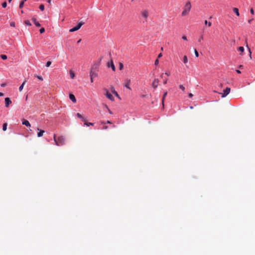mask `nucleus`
Here are the masks:
<instances>
[{
    "mask_svg": "<svg viewBox=\"0 0 255 255\" xmlns=\"http://www.w3.org/2000/svg\"><path fill=\"white\" fill-rule=\"evenodd\" d=\"M77 116L78 118L81 119L83 121H85V118L79 113L77 114Z\"/></svg>",
    "mask_w": 255,
    "mask_h": 255,
    "instance_id": "obj_19",
    "label": "nucleus"
},
{
    "mask_svg": "<svg viewBox=\"0 0 255 255\" xmlns=\"http://www.w3.org/2000/svg\"><path fill=\"white\" fill-rule=\"evenodd\" d=\"M10 25L11 26L14 27V26H15V23H14V22H11L10 23Z\"/></svg>",
    "mask_w": 255,
    "mask_h": 255,
    "instance_id": "obj_41",
    "label": "nucleus"
},
{
    "mask_svg": "<svg viewBox=\"0 0 255 255\" xmlns=\"http://www.w3.org/2000/svg\"><path fill=\"white\" fill-rule=\"evenodd\" d=\"M12 0H8V2H10Z\"/></svg>",
    "mask_w": 255,
    "mask_h": 255,
    "instance_id": "obj_63",
    "label": "nucleus"
},
{
    "mask_svg": "<svg viewBox=\"0 0 255 255\" xmlns=\"http://www.w3.org/2000/svg\"><path fill=\"white\" fill-rule=\"evenodd\" d=\"M99 65H100V62L99 63H96L94 64L92 66L91 70L97 71V70L99 68Z\"/></svg>",
    "mask_w": 255,
    "mask_h": 255,
    "instance_id": "obj_9",
    "label": "nucleus"
},
{
    "mask_svg": "<svg viewBox=\"0 0 255 255\" xmlns=\"http://www.w3.org/2000/svg\"><path fill=\"white\" fill-rule=\"evenodd\" d=\"M238 50L241 52H243L244 51V48L243 46H240L238 48Z\"/></svg>",
    "mask_w": 255,
    "mask_h": 255,
    "instance_id": "obj_27",
    "label": "nucleus"
},
{
    "mask_svg": "<svg viewBox=\"0 0 255 255\" xmlns=\"http://www.w3.org/2000/svg\"><path fill=\"white\" fill-rule=\"evenodd\" d=\"M54 140L55 144L57 146L63 145L65 144V137L62 136H59L57 138L55 134L54 135Z\"/></svg>",
    "mask_w": 255,
    "mask_h": 255,
    "instance_id": "obj_1",
    "label": "nucleus"
},
{
    "mask_svg": "<svg viewBox=\"0 0 255 255\" xmlns=\"http://www.w3.org/2000/svg\"><path fill=\"white\" fill-rule=\"evenodd\" d=\"M141 15L143 18L146 19L149 15V12L147 9H144L141 11Z\"/></svg>",
    "mask_w": 255,
    "mask_h": 255,
    "instance_id": "obj_4",
    "label": "nucleus"
},
{
    "mask_svg": "<svg viewBox=\"0 0 255 255\" xmlns=\"http://www.w3.org/2000/svg\"><path fill=\"white\" fill-rule=\"evenodd\" d=\"M163 75H164V74H163V73H162V74L161 75V76H160V77H161L162 78H164V77H163Z\"/></svg>",
    "mask_w": 255,
    "mask_h": 255,
    "instance_id": "obj_55",
    "label": "nucleus"
},
{
    "mask_svg": "<svg viewBox=\"0 0 255 255\" xmlns=\"http://www.w3.org/2000/svg\"><path fill=\"white\" fill-rule=\"evenodd\" d=\"M69 73H70V77L72 79H73L75 77V74H74V72L72 71V70H70L69 72Z\"/></svg>",
    "mask_w": 255,
    "mask_h": 255,
    "instance_id": "obj_21",
    "label": "nucleus"
},
{
    "mask_svg": "<svg viewBox=\"0 0 255 255\" xmlns=\"http://www.w3.org/2000/svg\"><path fill=\"white\" fill-rule=\"evenodd\" d=\"M107 107V108L108 109V112H109V113H110V114H112V112L110 111V109H109L107 107Z\"/></svg>",
    "mask_w": 255,
    "mask_h": 255,
    "instance_id": "obj_50",
    "label": "nucleus"
},
{
    "mask_svg": "<svg viewBox=\"0 0 255 255\" xmlns=\"http://www.w3.org/2000/svg\"><path fill=\"white\" fill-rule=\"evenodd\" d=\"M179 88L183 91H184L185 89V87L182 85H179Z\"/></svg>",
    "mask_w": 255,
    "mask_h": 255,
    "instance_id": "obj_33",
    "label": "nucleus"
},
{
    "mask_svg": "<svg viewBox=\"0 0 255 255\" xmlns=\"http://www.w3.org/2000/svg\"><path fill=\"white\" fill-rule=\"evenodd\" d=\"M3 96V94L2 93L0 92V96L1 97Z\"/></svg>",
    "mask_w": 255,
    "mask_h": 255,
    "instance_id": "obj_53",
    "label": "nucleus"
},
{
    "mask_svg": "<svg viewBox=\"0 0 255 255\" xmlns=\"http://www.w3.org/2000/svg\"><path fill=\"white\" fill-rule=\"evenodd\" d=\"M165 74L168 76L170 75V74L168 73H165Z\"/></svg>",
    "mask_w": 255,
    "mask_h": 255,
    "instance_id": "obj_57",
    "label": "nucleus"
},
{
    "mask_svg": "<svg viewBox=\"0 0 255 255\" xmlns=\"http://www.w3.org/2000/svg\"><path fill=\"white\" fill-rule=\"evenodd\" d=\"M6 128H7V124L4 123L3 124V126H2V130L3 131H5L6 130Z\"/></svg>",
    "mask_w": 255,
    "mask_h": 255,
    "instance_id": "obj_26",
    "label": "nucleus"
},
{
    "mask_svg": "<svg viewBox=\"0 0 255 255\" xmlns=\"http://www.w3.org/2000/svg\"><path fill=\"white\" fill-rule=\"evenodd\" d=\"M193 94L192 93H189L188 94V96H189V98H192L193 97Z\"/></svg>",
    "mask_w": 255,
    "mask_h": 255,
    "instance_id": "obj_46",
    "label": "nucleus"
},
{
    "mask_svg": "<svg viewBox=\"0 0 255 255\" xmlns=\"http://www.w3.org/2000/svg\"><path fill=\"white\" fill-rule=\"evenodd\" d=\"M106 123H108V124H111V122L110 121H107L106 122Z\"/></svg>",
    "mask_w": 255,
    "mask_h": 255,
    "instance_id": "obj_56",
    "label": "nucleus"
},
{
    "mask_svg": "<svg viewBox=\"0 0 255 255\" xmlns=\"http://www.w3.org/2000/svg\"><path fill=\"white\" fill-rule=\"evenodd\" d=\"M90 77H94V78L97 77L98 74L97 73V71L91 70L90 72Z\"/></svg>",
    "mask_w": 255,
    "mask_h": 255,
    "instance_id": "obj_8",
    "label": "nucleus"
},
{
    "mask_svg": "<svg viewBox=\"0 0 255 255\" xmlns=\"http://www.w3.org/2000/svg\"><path fill=\"white\" fill-rule=\"evenodd\" d=\"M69 98L73 103L76 102V98L73 94H69Z\"/></svg>",
    "mask_w": 255,
    "mask_h": 255,
    "instance_id": "obj_14",
    "label": "nucleus"
},
{
    "mask_svg": "<svg viewBox=\"0 0 255 255\" xmlns=\"http://www.w3.org/2000/svg\"><path fill=\"white\" fill-rule=\"evenodd\" d=\"M204 39L203 35H201L199 38L198 39V42H201Z\"/></svg>",
    "mask_w": 255,
    "mask_h": 255,
    "instance_id": "obj_31",
    "label": "nucleus"
},
{
    "mask_svg": "<svg viewBox=\"0 0 255 255\" xmlns=\"http://www.w3.org/2000/svg\"><path fill=\"white\" fill-rule=\"evenodd\" d=\"M242 67H243V66H242V65H240V68H242Z\"/></svg>",
    "mask_w": 255,
    "mask_h": 255,
    "instance_id": "obj_62",
    "label": "nucleus"
},
{
    "mask_svg": "<svg viewBox=\"0 0 255 255\" xmlns=\"http://www.w3.org/2000/svg\"><path fill=\"white\" fill-rule=\"evenodd\" d=\"M167 79H164V80H163V83L164 84H166L167 83Z\"/></svg>",
    "mask_w": 255,
    "mask_h": 255,
    "instance_id": "obj_45",
    "label": "nucleus"
},
{
    "mask_svg": "<svg viewBox=\"0 0 255 255\" xmlns=\"http://www.w3.org/2000/svg\"><path fill=\"white\" fill-rule=\"evenodd\" d=\"M250 11H251V14H254V11L253 8H251L250 10Z\"/></svg>",
    "mask_w": 255,
    "mask_h": 255,
    "instance_id": "obj_44",
    "label": "nucleus"
},
{
    "mask_svg": "<svg viewBox=\"0 0 255 255\" xmlns=\"http://www.w3.org/2000/svg\"><path fill=\"white\" fill-rule=\"evenodd\" d=\"M123 66H123V64L122 63H120V66H119V69H120V70H121L122 69H123Z\"/></svg>",
    "mask_w": 255,
    "mask_h": 255,
    "instance_id": "obj_38",
    "label": "nucleus"
},
{
    "mask_svg": "<svg viewBox=\"0 0 255 255\" xmlns=\"http://www.w3.org/2000/svg\"><path fill=\"white\" fill-rule=\"evenodd\" d=\"M7 6V3L6 2L4 1L2 3V6L4 8L6 7Z\"/></svg>",
    "mask_w": 255,
    "mask_h": 255,
    "instance_id": "obj_35",
    "label": "nucleus"
},
{
    "mask_svg": "<svg viewBox=\"0 0 255 255\" xmlns=\"http://www.w3.org/2000/svg\"><path fill=\"white\" fill-rule=\"evenodd\" d=\"M130 83V80L129 79H128L127 80L126 84L125 85V87H126L129 90H131L129 86Z\"/></svg>",
    "mask_w": 255,
    "mask_h": 255,
    "instance_id": "obj_16",
    "label": "nucleus"
},
{
    "mask_svg": "<svg viewBox=\"0 0 255 255\" xmlns=\"http://www.w3.org/2000/svg\"><path fill=\"white\" fill-rule=\"evenodd\" d=\"M158 63H159V60H158V59H157L155 61L154 64H155V65H158Z\"/></svg>",
    "mask_w": 255,
    "mask_h": 255,
    "instance_id": "obj_40",
    "label": "nucleus"
},
{
    "mask_svg": "<svg viewBox=\"0 0 255 255\" xmlns=\"http://www.w3.org/2000/svg\"><path fill=\"white\" fill-rule=\"evenodd\" d=\"M5 85H6V84H5V83H2V84H1V86L2 87H5Z\"/></svg>",
    "mask_w": 255,
    "mask_h": 255,
    "instance_id": "obj_49",
    "label": "nucleus"
},
{
    "mask_svg": "<svg viewBox=\"0 0 255 255\" xmlns=\"http://www.w3.org/2000/svg\"><path fill=\"white\" fill-rule=\"evenodd\" d=\"M24 23L26 25L30 26L31 25V23L30 22V21L29 20H25L24 21Z\"/></svg>",
    "mask_w": 255,
    "mask_h": 255,
    "instance_id": "obj_29",
    "label": "nucleus"
},
{
    "mask_svg": "<svg viewBox=\"0 0 255 255\" xmlns=\"http://www.w3.org/2000/svg\"><path fill=\"white\" fill-rule=\"evenodd\" d=\"M39 31H40V33H44V31H45V29H44L43 27V28H40V29Z\"/></svg>",
    "mask_w": 255,
    "mask_h": 255,
    "instance_id": "obj_37",
    "label": "nucleus"
},
{
    "mask_svg": "<svg viewBox=\"0 0 255 255\" xmlns=\"http://www.w3.org/2000/svg\"><path fill=\"white\" fill-rule=\"evenodd\" d=\"M25 81H24L22 84L20 86L19 88V91H21L23 88V87L25 84Z\"/></svg>",
    "mask_w": 255,
    "mask_h": 255,
    "instance_id": "obj_22",
    "label": "nucleus"
},
{
    "mask_svg": "<svg viewBox=\"0 0 255 255\" xmlns=\"http://www.w3.org/2000/svg\"><path fill=\"white\" fill-rule=\"evenodd\" d=\"M107 66L108 67H111L113 71H115V65L114 64V63H113V61L112 60H111L107 64Z\"/></svg>",
    "mask_w": 255,
    "mask_h": 255,
    "instance_id": "obj_7",
    "label": "nucleus"
},
{
    "mask_svg": "<svg viewBox=\"0 0 255 255\" xmlns=\"http://www.w3.org/2000/svg\"><path fill=\"white\" fill-rule=\"evenodd\" d=\"M39 80H41V81H42L43 80V78L41 76H38L37 75L36 76Z\"/></svg>",
    "mask_w": 255,
    "mask_h": 255,
    "instance_id": "obj_39",
    "label": "nucleus"
},
{
    "mask_svg": "<svg viewBox=\"0 0 255 255\" xmlns=\"http://www.w3.org/2000/svg\"><path fill=\"white\" fill-rule=\"evenodd\" d=\"M32 20L37 27H40L41 26L40 24L36 21L35 18H32Z\"/></svg>",
    "mask_w": 255,
    "mask_h": 255,
    "instance_id": "obj_15",
    "label": "nucleus"
},
{
    "mask_svg": "<svg viewBox=\"0 0 255 255\" xmlns=\"http://www.w3.org/2000/svg\"><path fill=\"white\" fill-rule=\"evenodd\" d=\"M84 125H86L87 126H93L94 125L93 123H87L86 122V120H85V121H84Z\"/></svg>",
    "mask_w": 255,
    "mask_h": 255,
    "instance_id": "obj_24",
    "label": "nucleus"
},
{
    "mask_svg": "<svg viewBox=\"0 0 255 255\" xmlns=\"http://www.w3.org/2000/svg\"><path fill=\"white\" fill-rule=\"evenodd\" d=\"M236 72H237V73H239V74H240L241 73V71L240 70H237Z\"/></svg>",
    "mask_w": 255,
    "mask_h": 255,
    "instance_id": "obj_51",
    "label": "nucleus"
},
{
    "mask_svg": "<svg viewBox=\"0 0 255 255\" xmlns=\"http://www.w3.org/2000/svg\"><path fill=\"white\" fill-rule=\"evenodd\" d=\"M161 51H163V47H161Z\"/></svg>",
    "mask_w": 255,
    "mask_h": 255,
    "instance_id": "obj_61",
    "label": "nucleus"
},
{
    "mask_svg": "<svg viewBox=\"0 0 255 255\" xmlns=\"http://www.w3.org/2000/svg\"><path fill=\"white\" fill-rule=\"evenodd\" d=\"M22 124L23 125H25V126H26L27 127H30L31 126L29 122L27 120H25V119H23L22 120Z\"/></svg>",
    "mask_w": 255,
    "mask_h": 255,
    "instance_id": "obj_11",
    "label": "nucleus"
},
{
    "mask_svg": "<svg viewBox=\"0 0 255 255\" xmlns=\"http://www.w3.org/2000/svg\"><path fill=\"white\" fill-rule=\"evenodd\" d=\"M253 20V18H252V19H250V20H249V21H248L249 23H250L252 22V21Z\"/></svg>",
    "mask_w": 255,
    "mask_h": 255,
    "instance_id": "obj_52",
    "label": "nucleus"
},
{
    "mask_svg": "<svg viewBox=\"0 0 255 255\" xmlns=\"http://www.w3.org/2000/svg\"><path fill=\"white\" fill-rule=\"evenodd\" d=\"M233 11L236 14V15L237 16H239L240 15V13H239V9L238 8H236V7H234L233 9Z\"/></svg>",
    "mask_w": 255,
    "mask_h": 255,
    "instance_id": "obj_18",
    "label": "nucleus"
},
{
    "mask_svg": "<svg viewBox=\"0 0 255 255\" xmlns=\"http://www.w3.org/2000/svg\"><path fill=\"white\" fill-rule=\"evenodd\" d=\"M167 92H165L163 95L162 99V103L163 106H164V99H165L166 96H167Z\"/></svg>",
    "mask_w": 255,
    "mask_h": 255,
    "instance_id": "obj_20",
    "label": "nucleus"
},
{
    "mask_svg": "<svg viewBox=\"0 0 255 255\" xmlns=\"http://www.w3.org/2000/svg\"><path fill=\"white\" fill-rule=\"evenodd\" d=\"M191 8V4L190 2H189V1L187 2L184 7L183 11L181 13V15L182 16H185L186 15H188L189 12L190 11Z\"/></svg>",
    "mask_w": 255,
    "mask_h": 255,
    "instance_id": "obj_2",
    "label": "nucleus"
},
{
    "mask_svg": "<svg viewBox=\"0 0 255 255\" xmlns=\"http://www.w3.org/2000/svg\"><path fill=\"white\" fill-rule=\"evenodd\" d=\"M182 38L183 40H187V37H186V36H185V35L182 36Z\"/></svg>",
    "mask_w": 255,
    "mask_h": 255,
    "instance_id": "obj_42",
    "label": "nucleus"
},
{
    "mask_svg": "<svg viewBox=\"0 0 255 255\" xmlns=\"http://www.w3.org/2000/svg\"><path fill=\"white\" fill-rule=\"evenodd\" d=\"M231 89L229 87H227L224 90V93L223 94L222 97L224 98L226 97L230 92Z\"/></svg>",
    "mask_w": 255,
    "mask_h": 255,
    "instance_id": "obj_5",
    "label": "nucleus"
},
{
    "mask_svg": "<svg viewBox=\"0 0 255 255\" xmlns=\"http://www.w3.org/2000/svg\"><path fill=\"white\" fill-rule=\"evenodd\" d=\"M5 106L6 107H8L10 104L11 103V101H10L9 98H5Z\"/></svg>",
    "mask_w": 255,
    "mask_h": 255,
    "instance_id": "obj_10",
    "label": "nucleus"
},
{
    "mask_svg": "<svg viewBox=\"0 0 255 255\" xmlns=\"http://www.w3.org/2000/svg\"><path fill=\"white\" fill-rule=\"evenodd\" d=\"M84 24V22H79L76 26H75L74 27L70 29L69 30V31L70 32H74L75 31H77L78 30V29H79Z\"/></svg>",
    "mask_w": 255,
    "mask_h": 255,
    "instance_id": "obj_3",
    "label": "nucleus"
},
{
    "mask_svg": "<svg viewBox=\"0 0 255 255\" xmlns=\"http://www.w3.org/2000/svg\"><path fill=\"white\" fill-rule=\"evenodd\" d=\"M93 78H94V77H90V80L91 83L93 82Z\"/></svg>",
    "mask_w": 255,
    "mask_h": 255,
    "instance_id": "obj_48",
    "label": "nucleus"
},
{
    "mask_svg": "<svg viewBox=\"0 0 255 255\" xmlns=\"http://www.w3.org/2000/svg\"><path fill=\"white\" fill-rule=\"evenodd\" d=\"M247 47H248V46H247ZM248 48L249 51L250 58H252V57H251V53H251V51L250 48H249V47H248Z\"/></svg>",
    "mask_w": 255,
    "mask_h": 255,
    "instance_id": "obj_43",
    "label": "nucleus"
},
{
    "mask_svg": "<svg viewBox=\"0 0 255 255\" xmlns=\"http://www.w3.org/2000/svg\"><path fill=\"white\" fill-rule=\"evenodd\" d=\"M204 23L206 25H207L209 27H210L212 25V23L211 22L208 21L207 20H205Z\"/></svg>",
    "mask_w": 255,
    "mask_h": 255,
    "instance_id": "obj_23",
    "label": "nucleus"
},
{
    "mask_svg": "<svg viewBox=\"0 0 255 255\" xmlns=\"http://www.w3.org/2000/svg\"><path fill=\"white\" fill-rule=\"evenodd\" d=\"M194 52H195V55L196 57H198L199 56V53H198V51H197L196 49L194 50Z\"/></svg>",
    "mask_w": 255,
    "mask_h": 255,
    "instance_id": "obj_36",
    "label": "nucleus"
},
{
    "mask_svg": "<svg viewBox=\"0 0 255 255\" xmlns=\"http://www.w3.org/2000/svg\"><path fill=\"white\" fill-rule=\"evenodd\" d=\"M183 60V62L185 64H186L188 62V58L186 55L184 56Z\"/></svg>",
    "mask_w": 255,
    "mask_h": 255,
    "instance_id": "obj_25",
    "label": "nucleus"
},
{
    "mask_svg": "<svg viewBox=\"0 0 255 255\" xmlns=\"http://www.w3.org/2000/svg\"><path fill=\"white\" fill-rule=\"evenodd\" d=\"M106 96L109 99L111 100H114L113 96L107 90H106Z\"/></svg>",
    "mask_w": 255,
    "mask_h": 255,
    "instance_id": "obj_13",
    "label": "nucleus"
},
{
    "mask_svg": "<svg viewBox=\"0 0 255 255\" xmlns=\"http://www.w3.org/2000/svg\"><path fill=\"white\" fill-rule=\"evenodd\" d=\"M111 91L116 97L119 98V95L118 93L115 90L114 87H112L111 89Z\"/></svg>",
    "mask_w": 255,
    "mask_h": 255,
    "instance_id": "obj_17",
    "label": "nucleus"
},
{
    "mask_svg": "<svg viewBox=\"0 0 255 255\" xmlns=\"http://www.w3.org/2000/svg\"><path fill=\"white\" fill-rule=\"evenodd\" d=\"M159 83L158 79H155L152 83V86L153 88L155 89L157 87Z\"/></svg>",
    "mask_w": 255,
    "mask_h": 255,
    "instance_id": "obj_6",
    "label": "nucleus"
},
{
    "mask_svg": "<svg viewBox=\"0 0 255 255\" xmlns=\"http://www.w3.org/2000/svg\"><path fill=\"white\" fill-rule=\"evenodd\" d=\"M81 41V39H79V40L78 41L77 43H80Z\"/></svg>",
    "mask_w": 255,
    "mask_h": 255,
    "instance_id": "obj_58",
    "label": "nucleus"
},
{
    "mask_svg": "<svg viewBox=\"0 0 255 255\" xmlns=\"http://www.w3.org/2000/svg\"><path fill=\"white\" fill-rule=\"evenodd\" d=\"M51 64V61H47L46 64V66L47 67H48L50 66V65Z\"/></svg>",
    "mask_w": 255,
    "mask_h": 255,
    "instance_id": "obj_34",
    "label": "nucleus"
},
{
    "mask_svg": "<svg viewBox=\"0 0 255 255\" xmlns=\"http://www.w3.org/2000/svg\"><path fill=\"white\" fill-rule=\"evenodd\" d=\"M51 0H47V2H48L49 4H50V3H51Z\"/></svg>",
    "mask_w": 255,
    "mask_h": 255,
    "instance_id": "obj_54",
    "label": "nucleus"
},
{
    "mask_svg": "<svg viewBox=\"0 0 255 255\" xmlns=\"http://www.w3.org/2000/svg\"><path fill=\"white\" fill-rule=\"evenodd\" d=\"M37 130L39 131V132L37 133V136L38 137H41L43 136V133H44V131L43 130L40 129L39 128H37Z\"/></svg>",
    "mask_w": 255,
    "mask_h": 255,
    "instance_id": "obj_12",
    "label": "nucleus"
},
{
    "mask_svg": "<svg viewBox=\"0 0 255 255\" xmlns=\"http://www.w3.org/2000/svg\"><path fill=\"white\" fill-rule=\"evenodd\" d=\"M24 1H21L20 2V4H19V7L20 8H21L23 7V5H24Z\"/></svg>",
    "mask_w": 255,
    "mask_h": 255,
    "instance_id": "obj_28",
    "label": "nucleus"
},
{
    "mask_svg": "<svg viewBox=\"0 0 255 255\" xmlns=\"http://www.w3.org/2000/svg\"><path fill=\"white\" fill-rule=\"evenodd\" d=\"M101 124H105V122H101Z\"/></svg>",
    "mask_w": 255,
    "mask_h": 255,
    "instance_id": "obj_59",
    "label": "nucleus"
},
{
    "mask_svg": "<svg viewBox=\"0 0 255 255\" xmlns=\"http://www.w3.org/2000/svg\"><path fill=\"white\" fill-rule=\"evenodd\" d=\"M107 126H105V127H104V129H107Z\"/></svg>",
    "mask_w": 255,
    "mask_h": 255,
    "instance_id": "obj_60",
    "label": "nucleus"
},
{
    "mask_svg": "<svg viewBox=\"0 0 255 255\" xmlns=\"http://www.w3.org/2000/svg\"><path fill=\"white\" fill-rule=\"evenodd\" d=\"M162 53H159V54H158V58H159L161 57H162Z\"/></svg>",
    "mask_w": 255,
    "mask_h": 255,
    "instance_id": "obj_47",
    "label": "nucleus"
},
{
    "mask_svg": "<svg viewBox=\"0 0 255 255\" xmlns=\"http://www.w3.org/2000/svg\"><path fill=\"white\" fill-rule=\"evenodd\" d=\"M0 57L3 60H6L7 59V56L5 55H3V54L1 55Z\"/></svg>",
    "mask_w": 255,
    "mask_h": 255,
    "instance_id": "obj_30",
    "label": "nucleus"
},
{
    "mask_svg": "<svg viewBox=\"0 0 255 255\" xmlns=\"http://www.w3.org/2000/svg\"><path fill=\"white\" fill-rule=\"evenodd\" d=\"M21 12L22 13H23V10H21Z\"/></svg>",
    "mask_w": 255,
    "mask_h": 255,
    "instance_id": "obj_64",
    "label": "nucleus"
},
{
    "mask_svg": "<svg viewBox=\"0 0 255 255\" xmlns=\"http://www.w3.org/2000/svg\"><path fill=\"white\" fill-rule=\"evenodd\" d=\"M39 9L41 10H42V11L44 10V5L43 4H40L39 5Z\"/></svg>",
    "mask_w": 255,
    "mask_h": 255,
    "instance_id": "obj_32",
    "label": "nucleus"
}]
</instances>
